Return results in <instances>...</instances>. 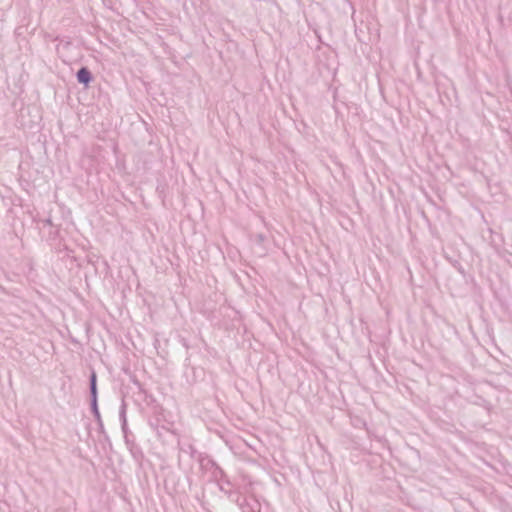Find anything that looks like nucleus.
I'll return each mask as SVG.
<instances>
[{"label": "nucleus", "instance_id": "7ed1b4c3", "mask_svg": "<svg viewBox=\"0 0 512 512\" xmlns=\"http://www.w3.org/2000/svg\"><path fill=\"white\" fill-rule=\"evenodd\" d=\"M76 78L80 84L88 86L89 83L92 81L93 76L91 71L87 67L83 66L77 71Z\"/></svg>", "mask_w": 512, "mask_h": 512}, {"label": "nucleus", "instance_id": "20e7f679", "mask_svg": "<svg viewBox=\"0 0 512 512\" xmlns=\"http://www.w3.org/2000/svg\"><path fill=\"white\" fill-rule=\"evenodd\" d=\"M236 502L238 503L243 512L255 511L254 507L251 506L245 498H243L242 501H240V497H237Z\"/></svg>", "mask_w": 512, "mask_h": 512}, {"label": "nucleus", "instance_id": "423d86ee", "mask_svg": "<svg viewBox=\"0 0 512 512\" xmlns=\"http://www.w3.org/2000/svg\"><path fill=\"white\" fill-rule=\"evenodd\" d=\"M181 451H183L185 453H189L191 456H193L195 449L193 448L192 445H188L187 449L181 448Z\"/></svg>", "mask_w": 512, "mask_h": 512}, {"label": "nucleus", "instance_id": "1a4fd4ad", "mask_svg": "<svg viewBox=\"0 0 512 512\" xmlns=\"http://www.w3.org/2000/svg\"><path fill=\"white\" fill-rule=\"evenodd\" d=\"M122 426V431L124 432V434L127 433V422H125V425L124 424H121Z\"/></svg>", "mask_w": 512, "mask_h": 512}, {"label": "nucleus", "instance_id": "f257e3e1", "mask_svg": "<svg viewBox=\"0 0 512 512\" xmlns=\"http://www.w3.org/2000/svg\"><path fill=\"white\" fill-rule=\"evenodd\" d=\"M89 390H90V406L91 412L99 425L100 428L103 427L101 415L98 409V390H97V375L94 371H92L89 377Z\"/></svg>", "mask_w": 512, "mask_h": 512}, {"label": "nucleus", "instance_id": "6e6552de", "mask_svg": "<svg viewBox=\"0 0 512 512\" xmlns=\"http://www.w3.org/2000/svg\"><path fill=\"white\" fill-rule=\"evenodd\" d=\"M57 234H58V230H57L56 228H55L54 230H51V231H50V235H51L52 237H56V236H57Z\"/></svg>", "mask_w": 512, "mask_h": 512}, {"label": "nucleus", "instance_id": "39448f33", "mask_svg": "<svg viewBox=\"0 0 512 512\" xmlns=\"http://www.w3.org/2000/svg\"><path fill=\"white\" fill-rule=\"evenodd\" d=\"M119 416H120L121 424L125 425V422H127V419H126V406L124 403L121 405Z\"/></svg>", "mask_w": 512, "mask_h": 512}, {"label": "nucleus", "instance_id": "0eeeda50", "mask_svg": "<svg viewBox=\"0 0 512 512\" xmlns=\"http://www.w3.org/2000/svg\"><path fill=\"white\" fill-rule=\"evenodd\" d=\"M42 223L44 224V226L47 225V226H51L52 228H54L51 218H46V219L42 220Z\"/></svg>", "mask_w": 512, "mask_h": 512}, {"label": "nucleus", "instance_id": "9d476101", "mask_svg": "<svg viewBox=\"0 0 512 512\" xmlns=\"http://www.w3.org/2000/svg\"><path fill=\"white\" fill-rule=\"evenodd\" d=\"M258 237H259V240H260V241H263L264 237H263L261 234H260V235H258Z\"/></svg>", "mask_w": 512, "mask_h": 512}, {"label": "nucleus", "instance_id": "f03ea898", "mask_svg": "<svg viewBox=\"0 0 512 512\" xmlns=\"http://www.w3.org/2000/svg\"><path fill=\"white\" fill-rule=\"evenodd\" d=\"M213 465L215 466V470H214L213 474H214V477L218 480L220 490L223 493L227 494L229 498H232L233 497V493L231 490L232 484H231L230 480L228 479L226 473L223 471V469L221 467H219L215 463H213Z\"/></svg>", "mask_w": 512, "mask_h": 512}]
</instances>
